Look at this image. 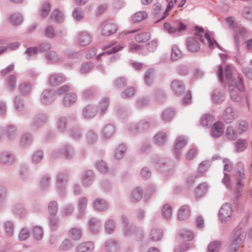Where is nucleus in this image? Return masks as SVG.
I'll use <instances>...</instances> for the list:
<instances>
[{
	"mask_svg": "<svg viewBox=\"0 0 252 252\" xmlns=\"http://www.w3.org/2000/svg\"><path fill=\"white\" fill-rule=\"evenodd\" d=\"M246 236V232L242 229L241 224L238 226L233 235L230 246L238 250Z\"/></svg>",
	"mask_w": 252,
	"mask_h": 252,
	"instance_id": "f257e3e1",
	"label": "nucleus"
},
{
	"mask_svg": "<svg viewBox=\"0 0 252 252\" xmlns=\"http://www.w3.org/2000/svg\"><path fill=\"white\" fill-rule=\"evenodd\" d=\"M163 26L169 33L182 32L185 31L186 29V25L179 20L175 21L171 23L165 22Z\"/></svg>",
	"mask_w": 252,
	"mask_h": 252,
	"instance_id": "f03ea898",
	"label": "nucleus"
},
{
	"mask_svg": "<svg viewBox=\"0 0 252 252\" xmlns=\"http://www.w3.org/2000/svg\"><path fill=\"white\" fill-rule=\"evenodd\" d=\"M68 180L67 176L64 173L59 172L56 175V188L61 196H63L65 194V189Z\"/></svg>",
	"mask_w": 252,
	"mask_h": 252,
	"instance_id": "7ed1b4c3",
	"label": "nucleus"
},
{
	"mask_svg": "<svg viewBox=\"0 0 252 252\" xmlns=\"http://www.w3.org/2000/svg\"><path fill=\"white\" fill-rule=\"evenodd\" d=\"M232 214V210L230 204L226 203L222 205L219 210V217L222 221H226Z\"/></svg>",
	"mask_w": 252,
	"mask_h": 252,
	"instance_id": "20e7f679",
	"label": "nucleus"
},
{
	"mask_svg": "<svg viewBox=\"0 0 252 252\" xmlns=\"http://www.w3.org/2000/svg\"><path fill=\"white\" fill-rule=\"evenodd\" d=\"M55 92L49 89L45 90L41 94L40 101L45 105H49L52 103L54 99Z\"/></svg>",
	"mask_w": 252,
	"mask_h": 252,
	"instance_id": "39448f33",
	"label": "nucleus"
},
{
	"mask_svg": "<svg viewBox=\"0 0 252 252\" xmlns=\"http://www.w3.org/2000/svg\"><path fill=\"white\" fill-rule=\"evenodd\" d=\"M248 35L247 30L243 27H238L236 30V35L234 36L235 43L238 52L239 51L240 42L241 40L245 39Z\"/></svg>",
	"mask_w": 252,
	"mask_h": 252,
	"instance_id": "423d86ee",
	"label": "nucleus"
},
{
	"mask_svg": "<svg viewBox=\"0 0 252 252\" xmlns=\"http://www.w3.org/2000/svg\"><path fill=\"white\" fill-rule=\"evenodd\" d=\"M188 139L185 136H180L176 138L174 143V153L176 158H181L180 150L183 148L187 142Z\"/></svg>",
	"mask_w": 252,
	"mask_h": 252,
	"instance_id": "0eeeda50",
	"label": "nucleus"
},
{
	"mask_svg": "<svg viewBox=\"0 0 252 252\" xmlns=\"http://www.w3.org/2000/svg\"><path fill=\"white\" fill-rule=\"evenodd\" d=\"M170 87L173 92L177 95H182L185 91V87L182 81L173 80L170 84Z\"/></svg>",
	"mask_w": 252,
	"mask_h": 252,
	"instance_id": "6e6552de",
	"label": "nucleus"
},
{
	"mask_svg": "<svg viewBox=\"0 0 252 252\" xmlns=\"http://www.w3.org/2000/svg\"><path fill=\"white\" fill-rule=\"evenodd\" d=\"M88 225L92 233L98 234L101 228V221L96 218H92L88 221Z\"/></svg>",
	"mask_w": 252,
	"mask_h": 252,
	"instance_id": "1a4fd4ad",
	"label": "nucleus"
},
{
	"mask_svg": "<svg viewBox=\"0 0 252 252\" xmlns=\"http://www.w3.org/2000/svg\"><path fill=\"white\" fill-rule=\"evenodd\" d=\"M94 209L98 212H102L108 209V205L106 201L100 198L94 199L92 203Z\"/></svg>",
	"mask_w": 252,
	"mask_h": 252,
	"instance_id": "9d476101",
	"label": "nucleus"
},
{
	"mask_svg": "<svg viewBox=\"0 0 252 252\" xmlns=\"http://www.w3.org/2000/svg\"><path fill=\"white\" fill-rule=\"evenodd\" d=\"M76 117L74 115H71L68 116V118L62 116L58 119L57 122V128L58 130L60 132H64L65 131L67 127L68 119H75Z\"/></svg>",
	"mask_w": 252,
	"mask_h": 252,
	"instance_id": "9b49d317",
	"label": "nucleus"
},
{
	"mask_svg": "<svg viewBox=\"0 0 252 252\" xmlns=\"http://www.w3.org/2000/svg\"><path fill=\"white\" fill-rule=\"evenodd\" d=\"M14 161V156L10 152H3L0 154V161L5 165H10Z\"/></svg>",
	"mask_w": 252,
	"mask_h": 252,
	"instance_id": "f8f14e48",
	"label": "nucleus"
},
{
	"mask_svg": "<svg viewBox=\"0 0 252 252\" xmlns=\"http://www.w3.org/2000/svg\"><path fill=\"white\" fill-rule=\"evenodd\" d=\"M105 249L107 252H119L120 250V246L118 241L110 239L106 241Z\"/></svg>",
	"mask_w": 252,
	"mask_h": 252,
	"instance_id": "ddd939ff",
	"label": "nucleus"
},
{
	"mask_svg": "<svg viewBox=\"0 0 252 252\" xmlns=\"http://www.w3.org/2000/svg\"><path fill=\"white\" fill-rule=\"evenodd\" d=\"M82 231L80 228L73 227L67 232L68 238L72 241H77L81 239Z\"/></svg>",
	"mask_w": 252,
	"mask_h": 252,
	"instance_id": "4468645a",
	"label": "nucleus"
},
{
	"mask_svg": "<svg viewBox=\"0 0 252 252\" xmlns=\"http://www.w3.org/2000/svg\"><path fill=\"white\" fill-rule=\"evenodd\" d=\"M77 95L73 93H66L63 97L62 103L64 106L66 107H70L77 100Z\"/></svg>",
	"mask_w": 252,
	"mask_h": 252,
	"instance_id": "2eb2a0df",
	"label": "nucleus"
},
{
	"mask_svg": "<svg viewBox=\"0 0 252 252\" xmlns=\"http://www.w3.org/2000/svg\"><path fill=\"white\" fill-rule=\"evenodd\" d=\"M77 42L81 46L88 45L92 41L91 35L87 32H83L79 33L77 35Z\"/></svg>",
	"mask_w": 252,
	"mask_h": 252,
	"instance_id": "dca6fc26",
	"label": "nucleus"
},
{
	"mask_svg": "<svg viewBox=\"0 0 252 252\" xmlns=\"http://www.w3.org/2000/svg\"><path fill=\"white\" fill-rule=\"evenodd\" d=\"M97 112L96 107L95 105L90 104L83 109L82 114L85 118H91L96 114Z\"/></svg>",
	"mask_w": 252,
	"mask_h": 252,
	"instance_id": "f3484780",
	"label": "nucleus"
},
{
	"mask_svg": "<svg viewBox=\"0 0 252 252\" xmlns=\"http://www.w3.org/2000/svg\"><path fill=\"white\" fill-rule=\"evenodd\" d=\"M94 179V175L93 171L87 170L83 174L81 181L83 185L88 187L92 184Z\"/></svg>",
	"mask_w": 252,
	"mask_h": 252,
	"instance_id": "a211bd4d",
	"label": "nucleus"
},
{
	"mask_svg": "<svg viewBox=\"0 0 252 252\" xmlns=\"http://www.w3.org/2000/svg\"><path fill=\"white\" fill-rule=\"evenodd\" d=\"M65 80V78L62 74H55L49 77L48 83L51 85L57 86L63 83Z\"/></svg>",
	"mask_w": 252,
	"mask_h": 252,
	"instance_id": "6ab92c4d",
	"label": "nucleus"
},
{
	"mask_svg": "<svg viewBox=\"0 0 252 252\" xmlns=\"http://www.w3.org/2000/svg\"><path fill=\"white\" fill-rule=\"evenodd\" d=\"M187 47L191 52H196L200 49L198 41L193 37H188L187 39Z\"/></svg>",
	"mask_w": 252,
	"mask_h": 252,
	"instance_id": "aec40b11",
	"label": "nucleus"
},
{
	"mask_svg": "<svg viewBox=\"0 0 252 252\" xmlns=\"http://www.w3.org/2000/svg\"><path fill=\"white\" fill-rule=\"evenodd\" d=\"M88 199L85 197H82L79 198L77 204V208L79 211L77 215L78 219L82 218L85 214V211L87 207Z\"/></svg>",
	"mask_w": 252,
	"mask_h": 252,
	"instance_id": "412c9836",
	"label": "nucleus"
},
{
	"mask_svg": "<svg viewBox=\"0 0 252 252\" xmlns=\"http://www.w3.org/2000/svg\"><path fill=\"white\" fill-rule=\"evenodd\" d=\"M143 190L140 188H137L131 193L129 200L132 203H136L140 201L143 196Z\"/></svg>",
	"mask_w": 252,
	"mask_h": 252,
	"instance_id": "4be33fe9",
	"label": "nucleus"
},
{
	"mask_svg": "<svg viewBox=\"0 0 252 252\" xmlns=\"http://www.w3.org/2000/svg\"><path fill=\"white\" fill-rule=\"evenodd\" d=\"M223 132L224 126L222 122H218L214 124L212 128V134L213 137H220L222 135Z\"/></svg>",
	"mask_w": 252,
	"mask_h": 252,
	"instance_id": "5701e85b",
	"label": "nucleus"
},
{
	"mask_svg": "<svg viewBox=\"0 0 252 252\" xmlns=\"http://www.w3.org/2000/svg\"><path fill=\"white\" fill-rule=\"evenodd\" d=\"M62 156L65 159H71L74 156V150L71 146L68 144H64L61 149Z\"/></svg>",
	"mask_w": 252,
	"mask_h": 252,
	"instance_id": "b1692460",
	"label": "nucleus"
},
{
	"mask_svg": "<svg viewBox=\"0 0 252 252\" xmlns=\"http://www.w3.org/2000/svg\"><path fill=\"white\" fill-rule=\"evenodd\" d=\"M167 140V135L163 131H159L153 137L154 143L159 146H163L165 144Z\"/></svg>",
	"mask_w": 252,
	"mask_h": 252,
	"instance_id": "393cba45",
	"label": "nucleus"
},
{
	"mask_svg": "<svg viewBox=\"0 0 252 252\" xmlns=\"http://www.w3.org/2000/svg\"><path fill=\"white\" fill-rule=\"evenodd\" d=\"M117 31L115 25L111 23L105 24L101 29V34L103 36H109Z\"/></svg>",
	"mask_w": 252,
	"mask_h": 252,
	"instance_id": "a878e982",
	"label": "nucleus"
},
{
	"mask_svg": "<svg viewBox=\"0 0 252 252\" xmlns=\"http://www.w3.org/2000/svg\"><path fill=\"white\" fill-rule=\"evenodd\" d=\"M8 23L14 26L20 25L23 22V18L19 13H13L9 16L8 19Z\"/></svg>",
	"mask_w": 252,
	"mask_h": 252,
	"instance_id": "bb28decb",
	"label": "nucleus"
},
{
	"mask_svg": "<svg viewBox=\"0 0 252 252\" xmlns=\"http://www.w3.org/2000/svg\"><path fill=\"white\" fill-rule=\"evenodd\" d=\"M51 178L48 174L42 176L39 181V187L42 190H47L50 187Z\"/></svg>",
	"mask_w": 252,
	"mask_h": 252,
	"instance_id": "cd10ccee",
	"label": "nucleus"
},
{
	"mask_svg": "<svg viewBox=\"0 0 252 252\" xmlns=\"http://www.w3.org/2000/svg\"><path fill=\"white\" fill-rule=\"evenodd\" d=\"M47 120V117L44 114L38 115L33 121L31 126L32 128L36 129L39 127Z\"/></svg>",
	"mask_w": 252,
	"mask_h": 252,
	"instance_id": "c85d7f7f",
	"label": "nucleus"
},
{
	"mask_svg": "<svg viewBox=\"0 0 252 252\" xmlns=\"http://www.w3.org/2000/svg\"><path fill=\"white\" fill-rule=\"evenodd\" d=\"M94 249V244L92 242L89 241L80 244L76 247V250L77 252H87L92 251Z\"/></svg>",
	"mask_w": 252,
	"mask_h": 252,
	"instance_id": "c756f323",
	"label": "nucleus"
},
{
	"mask_svg": "<svg viewBox=\"0 0 252 252\" xmlns=\"http://www.w3.org/2000/svg\"><path fill=\"white\" fill-rule=\"evenodd\" d=\"M222 119L227 124L231 123L234 120V112L231 107L226 108L222 114Z\"/></svg>",
	"mask_w": 252,
	"mask_h": 252,
	"instance_id": "7c9ffc66",
	"label": "nucleus"
},
{
	"mask_svg": "<svg viewBox=\"0 0 252 252\" xmlns=\"http://www.w3.org/2000/svg\"><path fill=\"white\" fill-rule=\"evenodd\" d=\"M104 228L105 232L107 234L113 233L116 228V223L114 220L112 219H108L106 220L104 223Z\"/></svg>",
	"mask_w": 252,
	"mask_h": 252,
	"instance_id": "2f4dec72",
	"label": "nucleus"
},
{
	"mask_svg": "<svg viewBox=\"0 0 252 252\" xmlns=\"http://www.w3.org/2000/svg\"><path fill=\"white\" fill-rule=\"evenodd\" d=\"M190 209L188 206L183 205L179 210L178 218L180 220H184L190 215Z\"/></svg>",
	"mask_w": 252,
	"mask_h": 252,
	"instance_id": "473e14b6",
	"label": "nucleus"
},
{
	"mask_svg": "<svg viewBox=\"0 0 252 252\" xmlns=\"http://www.w3.org/2000/svg\"><path fill=\"white\" fill-rule=\"evenodd\" d=\"M49 19L56 23H61L63 21V14L60 10L56 9L52 13Z\"/></svg>",
	"mask_w": 252,
	"mask_h": 252,
	"instance_id": "72a5a7b5",
	"label": "nucleus"
},
{
	"mask_svg": "<svg viewBox=\"0 0 252 252\" xmlns=\"http://www.w3.org/2000/svg\"><path fill=\"white\" fill-rule=\"evenodd\" d=\"M224 99V95L220 92L219 89L215 90L212 94V101L217 104L221 103Z\"/></svg>",
	"mask_w": 252,
	"mask_h": 252,
	"instance_id": "f704fd0d",
	"label": "nucleus"
},
{
	"mask_svg": "<svg viewBox=\"0 0 252 252\" xmlns=\"http://www.w3.org/2000/svg\"><path fill=\"white\" fill-rule=\"evenodd\" d=\"M32 141V135L29 133H26L23 134L20 139V145L23 148L29 146Z\"/></svg>",
	"mask_w": 252,
	"mask_h": 252,
	"instance_id": "c9c22d12",
	"label": "nucleus"
},
{
	"mask_svg": "<svg viewBox=\"0 0 252 252\" xmlns=\"http://www.w3.org/2000/svg\"><path fill=\"white\" fill-rule=\"evenodd\" d=\"M12 211L15 215H17L20 218L24 217L26 212L23 205L21 203L15 204L13 206Z\"/></svg>",
	"mask_w": 252,
	"mask_h": 252,
	"instance_id": "e433bc0d",
	"label": "nucleus"
},
{
	"mask_svg": "<svg viewBox=\"0 0 252 252\" xmlns=\"http://www.w3.org/2000/svg\"><path fill=\"white\" fill-rule=\"evenodd\" d=\"M248 141L244 139H238L235 143V151L239 153L244 151L248 147Z\"/></svg>",
	"mask_w": 252,
	"mask_h": 252,
	"instance_id": "4c0bfd02",
	"label": "nucleus"
},
{
	"mask_svg": "<svg viewBox=\"0 0 252 252\" xmlns=\"http://www.w3.org/2000/svg\"><path fill=\"white\" fill-rule=\"evenodd\" d=\"M149 126L150 125L148 122L145 121H141L133 126L131 129L134 132H138L147 129Z\"/></svg>",
	"mask_w": 252,
	"mask_h": 252,
	"instance_id": "58836bf2",
	"label": "nucleus"
},
{
	"mask_svg": "<svg viewBox=\"0 0 252 252\" xmlns=\"http://www.w3.org/2000/svg\"><path fill=\"white\" fill-rule=\"evenodd\" d=\"M17 79L14 75H10L6 79V86L7 88L10 91H12L14 90L16 86Z\"/></svg>",
	"mask_w": 252,
	"mask_h": 252,
	"instance_id": "ea45409f",
	"label": "nucleus"
},
{
	"mask_svg": "<svg viewBox=\"0 0 252 252\" xmlns=\"http://www.w3.org/2000/svg\"><path fill=\"white\" fill-rule=\"evenodd\" d=\"M45 56L46 59L51 63L60 62L62 61V58L57 55L56 52L53 51L47 52Z\"/></svg>",
	"mask_w": 252,
	"mask_h": 252,
	"instance_id": "a19ab883",
	"label": "nucleus"
},
{
	"mask_svg": "<svg viewBox=\"0 0 252 252\" xmlns=\"http://www.w3.org/2000/svg\"><path fill=\"white\" fill-rule=\"evenodd\" d=\"M7 137L10 141L15 140L17 134V128L13 126H8L6 129Z\"/></svg>",
	"mask_w": 252,
	"mask_h": 252,
	"instance_id": "79ce46f5",
	"label": "nucleus"
},
{
	"mask_svg": "<svg viewBox=\"0 0 252 252\" xmlns=\"http://www.w3.org/2000/svg\"><path fill=\"white\" fill-rule=\"evenodd\" d=\"M162 237V231L158 228H153L150 234V239L153 241L160 240Z\"/></svg>",
	"mask_w": 252,
	"mask_h": 252,
	"instance_id": "37998d69",
	"label": "nucleus"
},
{
	"mask_svg": "<svg viewBox=\"0 0 252 252\" xmlns=\"http://www.w3.org/2000/svg\"><path fill=\"white\" fill-rule=\"evenodd\" d=\"M32 234L36 240H41L43 235L42 228L39 225L34 226L32 230Z\"/></svg>",
	"mask_w": 252,
	"mask_h": 252,
	"instance_id": "c03bdc74",
	"label": "nucleus"
},
{
	"mask_svg": "<svg viewBox=\"0 0 252 252\" xmlns=\"http://www.w3.org/2000/svg\"><path fill=\"white\" fill-rule=\"evenodd\" d=\"M147 17V14L145 11H139L132 15V21L133 23H136L140 22L145 19Z\"/></svg>",
	"mask_w": 252,
	"mask_h": 252,
	"instance_id": "a18cd8bd",
	"label": "nucleus"
},
{
	"mask_svg": "<svg viewBox=\"0 0 252 252\" xmlns=\"http://www.w3.org/2000/svg\"><path fill=\"white\" fill-rule=\"evenodd\" d=\"M95 166L102 174H105L108 170L107 164L102 160H99L96 161Z\"/></svg>",
	"mask_w": 252,
	"mask_h": 252,
	"instance_id": "49530a36",
	"label": "nucleus"
},
{
	"mask_svg": "<svg viewBox=\"0 0 252 252\" xmlns=\"http://www.w3.org/2000/svg\"><path fill=\"white\" fill-rule=\"evenodd\" d=\"M182 56V52L178 46L174 45L172 46L171 53V60L175 61L180 59Z\"/></svg>",
	"mask_w": 252,
	"mask_h": 252,
	"instance_id": "de8ad7c7",
	"label": "nucleus"
},
{
	"mask_svg": "<svg viewBox=\"0 0 252 252\" xmlns=\"http://www.w3.org/2000/svg\"><path fill=\"white\" fill-rule=\"evenodd\" d=\"M58 210V205L57 201L53 200L50 201L48 205V211L51 216L55 217Z\"/></svg>",
	"mask_w": 252,
	"mask_h": 252,
	"instance_id": "09e8293b",
	"label": "nucleus"
},
{
	"mask_svg": "<svg viewBox=\"0 0 252 252\" xmlns=\"http://www.w3.org/2000/svg\"><path fill=\"white\" fill-rule=\"evenodd\" d=\"M115 128L112 125H106L102 129L103 137L108 138L111 137L114 134Z\"/></svg>",
	"mask_w": 252,
	"mask_h": 252,
	"instance_id": "8fccbe9b",
	"label": "nucleus"
},
{
	"mask_svg": "<svg viewBox=\"0 0 252 252\" xmlns=\"http://www.w3.org/2000/svg\"><path fill=\"white\" fill-rule=\"evenodd\" d=\"M38 51V48L37 47H31L28 48L25 52L26 60L28 61L31 60L36 55Z\"/></svg>",
	"mask_w": 252,
	"mask_h": 252,
	"instance_id": "3c124183",
	"label": "nucleus"
},
{
	"mask_svg": "<svg viewBox=\"0 0 252 252\" xmlns=\"http://www.w3.org/2000/svg\"><path fill=\"white\" fill-rule=\"evenodd\" d=\"M210 166V163L208 161H204L200 163L198 167V177L203 176Z\"/></svg>",
	"mask_w": 252,
	"mask_h": 252,
	"instance_id": "603ef678",
	"label": "nucleus"
},
{
	"mask_svg": "<svg viewBox=\"0 0 252 252\" xmlns=\"http://www.w3.org/2000/svg\"><path fill=\"white\" fill-rule=\"evenodd\" d=\"M126 148L124 144H122L119 145L118 147L117 148L116 151L114 154V158L116 159H119L124 157V155L126 152Z\"/></svg>",
	"mask_w": 252,
	"mask_h": 252,
	"instance_id": "864d4df0",
	"label": "nucleus"
},
{
	"mask_svg": "<svg viewBox=\"0 0 252 252\" xmlns=\"http://www.w3.org/2000/svg\"><path fill=\"white\" fill-rule=\"evenodd\" d=\"M172 214V208L168 204H165L161 209V215L163 218L168 220L170 218Z\"/></svg>",
	"mask_w": 252,
	"mask_h": 252,
	"instance_id": "5fc2aeb1",
	"label": "nucleus"
},
{
	"mask_svg": "<svg viewBox=\"0 0 252 252\" xmlns=\"http://www.w3.org/2000/svg\"><path fill=\"white\" fill-rule=\"evenodd\" d=\"M128 50L130 52L135 53L139 52L140 54L143 55H146L147 53L146 51H143L142 47L136 43L130 44L128 46Z\"/></svg>",
	"mask_w": 252,
	"mask_h": 252,
	"instance_id": "6e6d98bb",
	"label": "nucleus"
},
{
	"mask_svg": "<svg viewBox=\"0 0 252 252\" xmlns=\"http://www.w3.org/2000/svg\"><path fill=\"white\" fill-rule=\"evenodd\" d=\"M126 84V79L123 77L117 78L114 81L113 86L115 89H121Z\"/></svg>",
	"mask_w": 252,
	"mask_h": 252,
	"instance_id": "4d7b16f0",
	"label": "nucleus"
},
{
	"mask_svg": "<svg viewBox=\"0 0 252 252\" xmlns=\"http://www.w3.org/2000/svg\"><path fill=\"white\" fill-rule=\"evenodd\" d=\"M174 115V111L168 108L165 110L162 114V119L165 122H169Z\"/></svg>",
	"mask_w": 252,
	"mask_h": 252,
	"instance_id": "13d9d810",
	"label": "nucleus"
},
{
	"mask_svg": "<svg viewBox=\"0 0 252 252\" xmlns=\"http://www.w3.org/2000/svg\"><path fill=\"white\" fill-rule=\"evenodd\" d=\"M154 70L150 69L147 70L144 76V81L148 86H150L153 82Z\"/></svg>",
	"mask_w": 252,
	"mask_h": 252,
	"instance_id": "bf43d9fd",
	"label": "nucleus"
},
{
	"mask_svg": "<svg viewBox=\"0 0 252 252\" xmlns=\"http://www.w3.org/2000/svg\"><path fill=\"white\" fill-rule=\"evenodd\" d=\"M221 247V243L219 241H213L208 246L207 252H219Z\"/></svg>",
	"mask_w": 252,
	"mask_h": 252,
	"instance_id": "052dcab7",
	"label": "nucleus"
},
{
	"mask_svg": "<svg viewBox=\"0 0 252 252\" xmlns=\"http://www.w3.org/2000/svg\"><path fill=\"white\" fill-rule=\"evenodd\" d=\"M208 186L204 183L200 184L196 188L195 193L198 197H201L204 195L207 192Z\"/></svg>",
	"mask_w": 252,
	"mask_h": 252,
	"instance_id": "680f3d73",
	"label": "nucleus"
},
{
	"mask_svg": "<svg viewBox=\"0 0 252 252\" xmlns=\"http://www.w3.org/2000/svg\"><path fill=\"white\" fill-rule=\"evenodd\" d=\"M136 231L135 226L129 225L124 227L123 234L126 237H131L135 234Z\"/></svg>",
	"mask_w": 252,
	"mask_h": 252,
	"instance_id": "e2e57ef3",
	"label": "nucleus"
},
{
	"mask_svg": "<svg viewBox=\"0 0 252 252\" xmlns=\"http://www.w3.org/2000/svg\"><path fill=\"white\" fill-rule=\"evenodd\" d=\"M73 210V205L72 204H67L62 208L61 213L63 216H68L72 214Z\"/></svg>",
	"mask_w": 252,
	"mask_h": 252,
	"instance_id": "0e129e2a",
	"label": "nucleus"
},
{
	"mask_svg": "<svg viewBox=\"0 0 252 252\" xmlns=\"http://www.w3.org/2000/svg\"><path fill=\"white\" fill-rule=\"evenodd\" d=\"M93 67V63L91 62L83 63L79 69V72L81 74L88 72Z\"/></svg>",
	"mask_w": 252,
	"mask_h": 252,
	"instance_id": "69168bd1",
	"label": "nucleus"
},
{
	"mask_svg": "<svg viewBox=\"0 0 252 252\" xmlns=\"http://www.w3.org/2000/svg\"><path fill=\"white\" fill-rule=\"evenodd\" d=\"M225 134L227 139L230 140H234L237 137L236 132L231 126L226 128Z\"/></svg>",
	"mask_w": 252,
	"mask_h": 252,
	"instance_id": "338daca9",
	"label": "nucleus"
},
{
	"mask_svg": "<svg viewBox=\"0 0 252 252\" xmlns=\"http://www.w3.org/2000/svg\"><path fill=\"white\" fill-rule=\"evenodd\" d=\"M180 235L184 240L189 241L191 240L193 238V233L189 230L184 229L180 232Z\"/></svg>",
	"mask_w": 252,
	"mask_h": 252,
	"instance_id": "774afa93",
	"label": "nucleus"
}]
</instances>
